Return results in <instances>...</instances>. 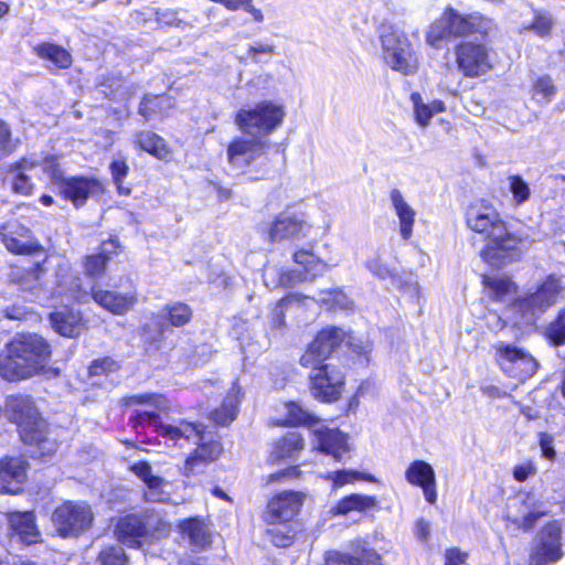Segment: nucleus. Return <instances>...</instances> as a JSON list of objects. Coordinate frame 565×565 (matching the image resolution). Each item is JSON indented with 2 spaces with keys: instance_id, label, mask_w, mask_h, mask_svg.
Segmentation results:
<instances>
[{
  "instance_id": "4",
  "label": "nucleus",
  "mask_w": 565,
  "mask_h": 565,
  "mask_svg": "<svg viewBox=\"0 0 565 565\" xmlns=\"http://www.w3.org/2000/svg\"><path fill=\"white\" fill-rule=\"evenodd\" d=\"M565 291V282L556 274H550L534 292L515 299L510 311L515 324L532 326L551 307L555 306Z\"/></svg>"
},
{
  "instance_id": "59",
  "label": "nucleus",
  "mask_w": 565,
  "mask_h": 565,
  "mask_svg": "<svg viewBox=\"0 0 565 565\" xmlns=\"http://www.w3.org/2000/svg\"><path fill=\"white\" fill-rule=\"evenodd\" d=\"M118 370L117 362L111 358L94 360L89 366V374L93 376L108 374Z\"/></svg>"
},
{
  "instance_id": "6",
  "label": "nucleus",
  "mask_w": 565,
  "mask_h": 565,
  "mask_svg": "<svg viewBox=\"0 0 565 565\" xmlns=\"http://www.w3.org/2000/svg\"><path fill=\"white\" fill-rule=\"evenodd\" d=\"M381 45L384 60L390 67L404 75H412L418 68V58L406 34L395 25H383Z\"/></svg>"
},
{
  "instance_id": "39",
  "label": "nucleus",
  "mask_w": 565,
  "mask_h": 565,
  "mask_svg": "<svg viewBox=\"0 0 565 565\" xmlns=\"http://www.w3.org/2000/svg\"><path fill=\"white\" fill-rule=\"evenodd\" d=\"M136 142L139 147L157 157L158 159L166 160L170 157V150L167 147L163 138L151 131H141L136 136Z\"/></svg>"
},
{
  "instance_id": "3",
  "label": "nucleus",
  "mask_w": 565,
  "mask_h": 565,
  "mask_svg": "<svg viewBox=\"0 0 565 565\" xmlns=\"http://www.w3.org/2000/svg\"><path fill=\"white\" fill-rule=\"evenodd\" d=\"M493 29V21L479 12L463 15L457 10L448 8L440 18L430 24L426 33V42L431 47L439 49L444 40L465 38L475 33L486 36Z\"/></svg>"
},
{
  "instance_id": "23",
  "label": "nucleus",
  "mask_w": 565,
  "mask_h": 565,
  "mask_svg": "<svg viewBox=\"0 0 565 565\" xmlns=\"http://www.w3.org/2000/svg\"><path fill=\"white\" fill-rule=\"evenodd\" d=\"M38 169V160L23 158L10 166L7 180L11 190L21 195H30L33 190L32 177Z\"/></svg>"
},
{
  "instance_id": "46",
  "label": "nucleus",
  "mask_w": 565,
  "mask_h": 565,
  "mask_svg": "<svg viewBox=\"0 0 565 565\" xmlns=\"http://www.w3.org/2000/svg\"><path fill=\"white\" fill-rule=\"evenodd\" d=\"M287 417L286 424L291 426L298 425H313L317 423V418L315 415L309 413L307 409L302 408L297 403H289L286 405Z\"/></svg>"
},
{
  "instance_id": "24",
  "label": "nucleus",
  "mask_w": 565,
  "mask_h": 565,
  "mask_svg": "<svg viewBox=\"0 0 565 565\" xmlns=\"http://www.w3.org/2000/svg\"><path fill=\"white\" fill-rule=\"evenodd\" d=\"M494 348L502 369H505V363H513L518 365L522 376H531L536 372L537 362L522 349L504 342H498Z\"/></svg>"
},
{
  "instance_id": "56",
  "label": "nucleus",
  "mask_w": 565,
  "mask_h": 565,
  "mask_svg": "<svg viewBox=\"0 0 565 565\" xmlns=\"http://www.w3.org/2000/svg\"><path fill=\"white\" fill-rule=\"evenodd\" d=\"M38 168H41L47 174L57 189L62 181L66 179L55 158H45L42 161H38Z\"/></svg>"
},
{
  "instance_id": "54",
  "label": "nucleus",
  "mask_w": 565,
  "mask_h": 565,
  "mask_svg": "<svg viewBox=\"0 0 565 565\" xmlns=\"http://www.w3.org/2000/svg\"><path fill=\"white\" fill-rule=\"evenodd\" d=\"M509 186L513 195V200L518 204H523L530 199L531 190L529 184L520 175L509 177Z\"/></svg>"
},
{
  "instance_id": "16",
  "label": "nucleus",
  "mask_w": 565,
  "mask_h": 565,
  "mask_svg": "<svg viewBox=\"0 0 565 565\" xmlns=\"http://www.w3.org/2000/svg\"><path fill=\"white\" fill-rule=\"evenodd\" d=\"M302 501L303 498L299 492H280L268 502L264 519L267 523H275L276 521L290 522L299 512Z\"/></svg>"
},
{
  "instance_id": "49",
  "label": "nucleus",
  "mask_w": 565,
  "mask_h": 565,
  "mask_svg": "<svg viewBox=\"0 0 565 565\" xmlns=\"http://www.w3.org/2000/svg\"><path fill=\"white\" fill-rule=\"evenodd\" d=\"M545 334L555 345L565 343V308L562 309L556 319L546 327Z\"/></svg>"
},
{
  "instance_id": "18",
  "label": "nucleus",
  "mask_w": 565,
  "mask_h": 565,
  "mask_svg": "<svg viewBox=\"0 0 565 565\" xmlns=\"http://www.w3.org/2000/svg\"><path fill=\"white\" fill-rule=\"evenodd\" d=\"M58 191L75 206H82L89 196L102 192V185L97 180L92 178L73 177L62 181Z\"/></svg>"
},
{
  "instance_id": "48",
  "label": "nucleus",
  "mask_w": 565,
  "mask_h": 565,
  "mask_svg": "<svg viewBox=\"0 0 565 565\" xmlns=\"http://www.w3.org/2000/svg\"><path fill=\"white\" fill-rule=\"evenodd\" d=\"M328 479L333 481L334 487H342L347 483H352L356 480H366L370 482H375L376 479L372 475L361 473L354 470H339L334 472H330L328 475Z\"/></svg>"
},
{
  "instance_id": "45",
  "label": "nucleus",
  "mask_w": 565,
  "mask_h": 565,
  "mask_svg": "<svg viewBox=\"0 0 565 565\" xmlns=\"http://www.w3.org/2000/svg\"><path fill=\"white\" fill-rule=\"evenodd\" d=\"M162 316L167 318L174 327H181L188 323L192 317L190 307L182 302L168 305L162 310Z\"/></svg>"
},
{
  "instance_id": "50",
  "label": "nucleus",
  "mask_w": 565,
  "mask_h": 565,
  "mask_svg": "<svg viewBox=\"0 0 565 565\" xmlns=\"http://www.w3.org/2000/svg\"><path fill=\"white\" fill-rule=\"evenodd\" d=\"M555 92L553 79L550 76H542L533 83L534 97L539 103H550Z\"/></svg>"
},
{
  "instance_id": "61",
  "label": "nucleus",
  "mask_w": 565,
  "mask_h": 565,
  "mask_svg": "<svg viewBox=\"0 0 565 565\" xmlns=\"http://www.w3.org/2000/svg\"><path fill=\"white\" fill-rule=\"evenodd\" d=\"M130 404H151L154 405L157 408H163L166 406V399L162 395L153 394V393H147V394H139V395H132L129 397Z\"/></svg>"
},
{
  "instance_id": "9",
  "label": "nucleus",
  "mask_w": 565,
  "mask_h": 565,
  "mask_svg": "<svg viewBox=\"0 0 565 565\" xmlns=\"http://www.w3.org/2000/svg\"><path fill=\"white\" fill-rule=\"evenodd\" d=\"M562 557L561 525L557 522L547 523L535 536L529 565H553Z\"/></svg>"
},
{
  "instance_id": "55",
  "label": "nucleus",
  "mask_w": 565,
  "mask_h": 565,
  "mask_svg": "<svg viewBox=\"0 0 565 565\" xmlns=\"http://www.w3.org/2000/svg\"><path fill=\"white\" fill-rule=\"evenodd\" d=\"M294 300H299V295L290 294L278 301V303L276 305L275 309L271 312L270 327L273 329L279 330L285 326V308L288 302H291Z\"/></svg>"
},
{
  "instance_id": "17",
  "label": "nucleus",
  "mask_w": 565,
  "mask_h": 565,
  "mask_svg": "<svg viewBox=\"0 0 565 565\" xmlns=\"http://www.w3.org/2000/svg\"><path fill=\"white\" fill-rule=\"evenodd\" d=\"M405 479L409 484L422 488L425 499L430 504L436 502V476L431 465L424 460L413 461L405 470Z\"/></svg>"
},
{
  "instance_id": "38",
  "label": "nucleus",
  "mask_w": 565,
  "mask_h": 565,
  "mask_svg": "<svg viewBox=\"0 0 565 565\" xmlns=\"http://www.w3.org/2000/svg\"><path fill=\"white\" fill-rule=\"evenodd\" d=\"M303 447V439L297 433H289L276 441L270 460L278 461L284 458H292Z\"/></svg>"
},
{
  "instance_id": "41",
  "label": "nucleus",
  "mask_w": 565,
  "mask_h": 565,
  "mask_svg": "<svg viewBox=\"0 0 565 565\" xmlns=\"http://www.w3.org/2000/svg\"><path fill=\"white\" fill-rule=\"evenodd\" d=\"M270 526L267 529V536L269 541L278 547H287L292 544L296 530L290 522L276 521L268 523Z\"/></svg>"
},
{
  "instance_id": "11",
  "label": "nucleus",
  "mask_w": 565,
  "mask_h": 565,
  "mask_svg": "<svg viewBox=\"0 0 565 565\" xmlns=\"http://www.w3.org/2000/svg\"><path fill=\"white\" fill-rule=\"evenodd\" d=\"M343 339L344 332L339 328L331 327L321 330L301 355L300 364L311 369V372L317 371L321 365L327 364L326 361Z\"/></svg>"
},
{
  "instance_id": "29",
  "label": "nucleus",
  "mask_w": 565,
  "mask_h": 565,
  "mask_svg": "<svg viewBox=\"0 0 565 565\" xmlns=\"http://www.w3.org/2000/svg\"><path fill=\"white\" fill-rule=\"evenodd\" d=\"M50 322L58 334L67 338L77 337L83 329L81 313L68 307H63L52 312L50 315Z\"/></svg>"
},
{
  "instance_id": "42",
  "label": "nucleus",
  "mask_w": 565,
  "mask_h": 565,
  "mask_svg": "<svg viewBox=\"0 0 565 565\" xmlns=\"http://www.w3.org/2000/svg\"><path fill=\"white\" fill-rule=\"evenodd\" d=\"M536 504V497L531 493H520L510 500L508 505V519L516 525V519L527 515L530 509Z\"/></svg>"
},
{
  "instance_id": "53",
  "label": "nucleus",
  "mask_w": 565,
  "mask_h": 565,
  "mask_svg": "<svg viewBox=\"0 0 565 565\" xmlns=\"http://www.w3.org/2000/svg\"><path fill=\"white\" fill-rule=\"evenodd\" d=\"M108 256L103 254L90 255L85 258L84 268L86 276L90 278L100 277L104 275Z\"/></svg>"
},
{
  "instance_id": "57",
  "label": "nucleus",
  "mask_w": 565,
  "mask_h": 565,
  "mask_svg": "<svg viewBox=\"0 0 565 565\" xmlns=\"http://www.w3.org/2000/svg\"><path fill=\"white\" fill-rule=\"evenodd\" d=\"M110 171L113 175V180L117 185L119 193L129 194L130 190L128 188H124L122 180L126 178L128 172V166L124 160H114L110 166Z\"/></svg>"
},
{
  "instance_id": "7",
  "label": "nucleus",
  "mask_w": 565,
  "mask_h": 565,
  "mask_svg": "<svg viewBox=\"0 0 565 565\" xmlns=\"http://www.w3.org/2000/svg\"><path fill=\"white\" fill-rule=\"evenodd\" d=\"M51 521L60 536L77 537L92 526L94 513L84 501H65L55 508Z\"/></svg>"
},
{
  "instance_id": "62",
  "label": "nucleus",
  "mask_w": 565,
  "mask_h": 565,
  "mask_svg": "<svg viewBox=\"0 0 565 565\" xmlns=\"http://www.w3.org/2000/svg\"><path fill=\"white\" fill-rule=\"evenodd\" d=\"M326 565H361L360 558L339 552L329 553Z\"/></svg>"
},
{
  "instance_id": "34",
  "label": "nucleus",
  "mask_w": 565,
  "mask_h": 565,
  "mask_svg": "<svg viewBox=\"0 0 565 565\" xmlns=\"http://www.w3.org/2000/svg\"><path fill=\"white\" fill-rule=\"evenodd\" d=\"M376 503L375 497L354 493L341 499L331 509V512L340 515H345L352 511L364 512L374 508Z\"/></svg>"
},
{
  "instance_id": "5",
  "label": "nucleus",
  "mask_w": 565,
  "mask_h": 565,
  "mask_svg": "<svg viewBox=\"0 0 565 565\" xmlns=\"http://www.w3.org/2000/svg\"><path fill=\"white\" fill-rule=\"evenodd\" d=\"M285 107L273 100H262L253 106H244L237 110L234 124L248 137L268 139L284 121Z\"/></svg>"
},
{
  "instance_id": "26",
  "label": "nucleus",
  "mask_w": 565,
  "mask_h": 565,
  "mask_svg": "<svg viewBox=\"0 0 565 565\" xmlns=\"http://www.w3.org/2000/svg\"><path fill=\"white\" fill-rule=\"evenodd\" d=\"M317 448L322 452L331 455L337 461L349 451L347 436L338 429L316 428L313 429Z\"/></svg>"
},
{
  "instance_id": "1",
  "label": "nucleus",
  "mask_w": 565,
  "mask_h": 565,
  "mask_svg": "<svg viewBox=\"0 0 565 565\" xmlns=\"http://www.w3.org/2000/svg\"><path fill=\"white\" fill-rule=\"evenodd\" d=\"M465 218L469 230L487 238L481 257L492 266L519 260L534 243V238L527 234L509 232L495 207L486 200L471 202L466 209Z\"/></svg>"
},
{
  "instance_id": "12",
  "label": "nucleus",
  "mask_w": 565,
  "mask_h": 565,
  "mask_svg": "<svg viewBox=\"0 0 565 565\" xmlns=\"http://www.w3.org/2000/svg\"><path fill=\"white\" fill-rule=\"evenodd\" d=\"M269 147L268 139L235 137L226 149L227 161L232 168L245 171L263 158Z\"/></svg>"
},
{
  "instance_id": "35",
  "label": "nucleus",
  "mask_w": 565,
  "mask_h": 565,
  "mask_svg": "<svg viewBox=\"0 0 565 565\" xmlns=\"http://www.w3.org/2000/svg\"><path fill=\"white\" fill-rule=\"evenodd\" d=\"M33 52L42 60H47L57 68H67L72 64L71 54L62 46L43 42L33 47Z\"/></svg>"
},
{
  "instance_id": "51",
  "label": "nucleus",
  "mask_w": 565,
  "mask_h": 565,
  "mask_svg": "<svg viewBox=\"0 0 565 565\" xmlns=\"http://www.w3.org/2000/svg\"><path fill=\"white\" fill-rule=\"evenodd\" d=\"M254 0H225L224 7L230 11H237L243 9L245 12L250 14L252 19L256 23H263L265 15L263 11L253 4Z\"/></svg>"
},
{
  "instance_id": "19",
  "label": "nucleus",
  "mask_w": 565,
  "mask_h": 565,
  "mask_svg": "<svg viewBox=\"0 0 565 565\" xmlns=\"http://www.w3.org/2000/svg\"><path fill=\"white\" fill-rule=\"evenodd\" d=\"M26 462L20 457H4L0 460V492L17 493L26 477Z\"/></svg>"
},
{
  "instance_id": "15",
  "label": "nucleus",
  "mask_w": 565,
  "mask_h": 565,
  "mask_svg": "<svg viewBox=\"0 0 565 565\" xmlns=\"http://www.w3.org/2000/svg\"><path fill=\"white\" fill-rule=\"evenodd\" d=\"M310 225L303 214L291 211H284L278 214L269 230L271 242L295 239L307 236Z\"/></svg>"
},
{
  "instance_id": "21",
  "label": "nucleus",
  "mask_w": 565,
  "mask_h": 565,
  "mask_svg": "<svg viewBox=\"0 0 565 565\" xmlns=\"http://www.w3.org/2000/svg\"><path fill=\"white\" fill-rule=\"evenodd\" d=\"M92 298L104 309L119 316L131 310L138 300L136 291L120 294L110 290H103L96 286L92 287Z\"/></svg>"
},
{
  "instance_id": "43",
  "label": "nucleus",
  "mask_w": 565,
  "mask_h": 565,
  "mask_svg": "<svg viewBox=\"0 0 565 565\" xmlns=\"http://www.w3.org/2000/svg\"><path fill=\"white\" fill-rule=\"evenodd\" d=\"M483 285L491 290L492 297L497 300H502L515 290L514 282L503 275L484 276Z\"/></svg>"
},
{
  "instance_id": "2",
  "label": "nucleus",
  "mask_w": 565,
  "mask_h": 565,
  "mask_svg": "<svg viewBox=\"0 0 565 565\" xmlns=\"http://www.w3.org/2000/svg\"><path fill=\"white\" fill-rule=\"evenodd\" d=\"M51 347L36 334H17L0 353V376L9 382L33 377L46 371Z\"/></svg>"
},
{
  "instance_id": "27",
  "label": "nucleus",
  "mask_w": 565,
  "mask_h": 565,
  "mask_svg": "<svg viewBox=\"0 0 565 565\" xmlns=\"http://www.w3.org/2000/svg\"><path fill=\"white\" fill-rule=\"evenodd\" d=\"M390 201L398 218L401 236L403 239L408 241L413 235L416 211L408 204L398 189L390 191Z\"/></svg>"
},
{
  "instance_id": "63",
  "label": "nucleus",
  "mask_w": 565,
  "mask_h": 565,
  "mask_svg": "<svg viewBox=\"0 0 565 565\" xmlns=\"http://www.w3.org/2000/svg\"><path fill=\"white\" fill-rule=\"evenodd\" d=\"M553 26V20L550 15L540 13L535 15L534 22L531 25V29L535 31L541 36H544L550 33Z\"/></svg>"
},
{
  "instance_id": "32",
  "label": "nucleus",
  "mask_w": 565,
  "mask_h": 565,
  "mask_svg": "<svg viewBox=\"0 0 565 565\" xmlns=\"http://www.w3.org/2000/svg\"><path fill=\"white\" fill-rule=\"evenodd\" d=\"M147 534L146 524L140 516L130 514L120 519L115 529V535L124 544H139V539Z\"/></svg>"
},
{
  "instance_id": "22",
  "label": "nucleus",
  "mask_w": 565,
  "mask_h": 565,
  "mask_svg": "<svg viewBox=\"0 0 565 565\" xmlns=\"http://www.w3.org/2000/svg\"><path fill=\"white\" fill-rule=\"evenodd\" d=\"M292 259L295 264L300 266L302 274L308 276V280L312 281L317 277L322 276L331 267H337L341 258L339 256H331L328 259H321L312 249L301 248L294 253Z\"/></svg>"
},
{
  "instance_id": "37",
  "label": "nucleus",
  "mask_w": 565,
  "mask_h": 565,
  "mask_svg": "<svg viewBox=\"0 0 565 565\" xmlns=\"http://www.w3.org/2000/svg\"><path fill=\"white\" fill-rule=\"evenodd\" d=\"M222 447L218 441H201L194 451V455L186 459L184 465V475L190 476L200 462H210L215 460L221 454Z\"/></svg>"
},
{
  "instance_id": "58",
  "label": "nucleus",
  "mask_w": 565,
  "mask_h": 565,
  "mask_svg": "<svg viewBox=\"0 0 565 565\" xmlns=\"http://www.w3.org/2000/svg\"><path fill=\"white\" fill-rule=\"evenodd\" d=\"M156 20L158 23L166 26H177L181 29L191 26L189 22L184 21L183 19H180L178 17V12L173 10L157 11Z\"/></svg>"
},
{
  "instance_id": "13",
  "label": "nucleus",
  "mask_w": 565,
  "mask_h": 565,
  "mask_svg": "<svg viewBox=\"0 0 565 565\" xmlns=\"http://www.w3.org/2000/svg\"><path fill=\"white\" fill-rule=\"evenodd\" d=\"M0 236L6 248L17 255H35L42 246L32 231L18 220H9L0 226Z\"/></svg>"
},
{
  "instance_id": "60",
  "label": "nucleus",
  "mask_w": 565,
  "mask_h": 565,
  "mask_svg": "<svg viewBox=\"0 0 565 565\" xmlns=\"http://www.w3.org/2000/svg\"><path fill=\"white\" fill-rule=\"evenodd\" d=\"M308 276L302 274L300 269H290L280 273L278 285L286 288H292L296 285L307 281Z\"/></svg>"
},
{
  "instance_id": "47",
  "label": "nucleus",
  "mask_w": 565,
  "mask_h": 565,
  "mask_svg": "<svg viewBox=\"0 0 565 565\" xmlns=\"http://www.w3.org/2000/svg\"><path fill=\"white\" fill-rule=\"evenodd\" d=\"M548 513V509L546 504L536 498V504H533V507L530 509V512H527V515L522 516V519H516V526L529 531L533 529L537 521L545 516Z\"/></svg>"
},
{
  "instance_id": "31",
  "label": "nucleus",
  "mask_w": 565,
  "mask_h": 565,
  "mask_svg": "<svg viewBox=\"0 0 565 565\" xmlns=\"http://www.w3.org/2000/svg\"><path fill=\"white\" fill-rule=\"evenodd\" d=\"M9 524L20 541L30 545L39 541L40 532L32 512H14L9 515Z\"/></svg>"
},
{
  "instance_id": "20",
  "label": "nucleus",
  "mask_w": 565,
  "mask_h": 565,
  "mask_svg": "<svg viewBox=\"0 0 565 565\" xmlns=\"http://www.w3.org/2000/svg\"><path fill=\"white\" fill-rule=\"evenodd\" d=\"M130 471L147 486L143 494L147 501L164 502L168 499L169 493L164 491V488L169 484L168 481L154 475L149 462H135L130 466Z\"/></svg>"
},
{
  "instance_id": "10",
  "label": "nucleus",
  "mask_w": 565,
  "mask_h": 565,
  "mask_svg": "<svg viewBox=\"0 0 565 565\" xmlns=\"http://www.w3.org/2000/svg\"><path fill=\"white\" fill-rule=\"evenodd\" d=\"M458 70L465 77L476 78L493 68L489 49L482 43L461 42L455 49Z\"/></svg>"
},
{
  "instance_id": "52",
  "label": "nucleus",
  "mask_w": 565,
  "mask_h": 565,
  "mask_svg": "<svg viewBox=\"0 0 565 565\" xmlns=\"http://www.w3.org/2000/svg\"><path fill=\"white\" fill-rule=\"evenodd\" d=\"M98 561L102 565H127L128 558L122 547L107 546L99 552Z\"/></svg>"
},
{
  "instance_id": "30",
  "label": "nucleus",
  "mask_w": 565,
  "mask_h": 565,
  "mask_svg": "<svg viewBox=\"0 0 565 565\" xmlns=\"http://www.w3.org/2000/svg\"><path fill=\"white\" fill-rule=\"evenodd\" d=\"M182 539L195 550H203L211 545L212 534L207 525L200 519L184 520L179 525Z\"/></svg>"
},
{
  "instance_id": "14",
  "label": "nucleus",
  "mask_w": 565,
  "mask_h": 565,
  "mask_svg": "<svg viewBox=\"0 0 565 565\" xmlns=\"http://www.w3.org/2000/svg\"><path fill=\"white\" fill-rule=\"evenodd\" d=\"M344 385L342 371L333 364H323L310 373V391L315 398L323 402L337 401Z\"/></svg>"
},
{
  "instance_id": "33",
  "label": "nucleus",
  "mask_w": 565,
  "mask_h": 565,
  "mask_svg": "<svg viewBox=\"0 0 565 565\" xmlns=\"http://www.w3.org/2000/svg\"><path fill=\"white\" fill-rule=\"evenodd\" d=\"M411 102L413 105L414 119L420 128H426L435 115L445 111V104L441 100H433L426 104L422 95L417 92L411 94Z\"/></svg>"
},
{
  "instance_id": "8",
  "label": "nucleus",
  "mask_w": 565,
  "mask_h": 565,
  "mask_svg": "<svg viewBox=\"0 0 565 565\" xmlns=\"http://www.w3.org/2000/svg\"><path fill=\"white\" fill-rule=\"evenodd\" d=\"M3 414L10 422L17 424L21 439H31V429L44 427V419L40 416L33 399L29 395L8 396Z\"/></svg>"
},
{
  "instance_id": "25",
  "label": "nucleus",
  "mask_w": 565,
  "mask_h": 565,
  "mask_svg": "<svg viewBox=\"0 0 565 565\" xmlns=\"http://www.w3.org/2000/svg\"><path fill=\"white\" fill-rule=\"evenodd\" d=\"M31 439H22L30 446V454L33 458L45 459L54 455L58 448L57 435L49 428L44 422V427H34L30 430Z\"/></svg>"
},
{
  "instance_id": "40",
  "label": "nucleus",
  "mask_w": 565,
  "mask_h": 565,
  "mask_svg": "<svg viewBox=\"0 0 565 565\" xmlns=\"http://www.w3.org/2000/svg\"><path fill=\"white\" fill-rule=\"evenodd\" d=\"M239 401V388L234 385L224 398L222 406L213 412V420L220 425L232 423L237 415Z\"/></svg>"
},
{
  "instance_id": "64",
  "label": "nucleus",
  "mask_w": 565,
  "mask_h": 565,
  "mask_svg": "<svg viewBox=\"0 0 565 565\" xmlns=\"http://www.w3.org/2000/svg\"><path fill=\"white\" fill-rule=\"evenodd\" d=\"M365 266L373 275L381 279H385L391 276V270L376 257L367 259Z\"/></svg>"
},
{
  "instance_id": "44",
  "label": "nucleus",
  "mask_w": 565,
  "mask_h": 565,
  "mask_svg": "<svg viewBox=\"0 0 565 565\" xmlns=\"http://www.w3.org/2000/svg\"><path fill=\"white\" fill-rule=\"evenodd\" d=\"M64 281L58 280L57 294L65 295L75 301H84L87 292L82 289L81 278L78 276H63Z\"/></svg>"
},
{
  "instance_id": "36",
  "label": "nucleus",
  "mask_w": 565,
  "mask_h": 565,
  "mask_svg": "<svg viewBox=\"0 0 565 565\" xmlns=\"http://www.w3.org/2000/svg\"><path fill=\"white\" fill-rule=\"evenodd\" d=\"M173 106L174 100L170 96H146L140 102L138 111L145 120H150L154 116H166Z\"/></svg>"
},
{
  "instance_id": "28",
  "label": "nucleus",
  "mask_w": 565,
  "mask_h": 565,
  "mask_svg": "<svg viewBox=\"0 0 565 565\" xmlns=\"http://www.w3.org/2000/svg\"><path fill=\"white\" fill-rule=\"evenodd\" d=\"M159 434L173 441L184 438L199 445L204 439V425L186 420H180L178 424H160Z\"/></svg>"
}]
</instances>
